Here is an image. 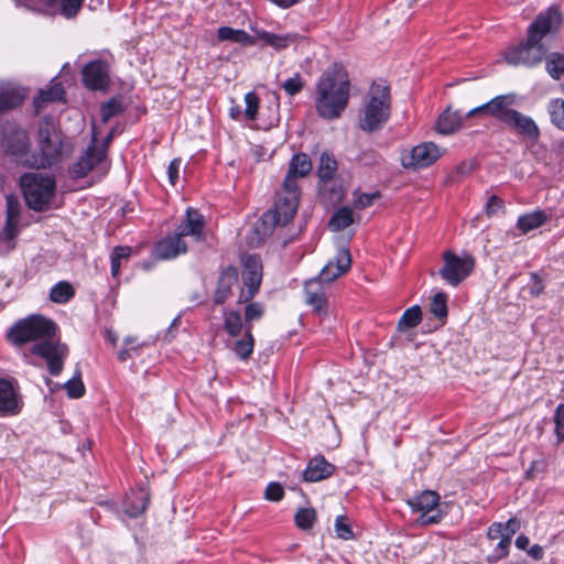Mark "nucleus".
Returning <instances> with one entry per match:
<instances>
[{
	"instance_id": "obj_37",
	"label": "nucleus",
	"mask_w": 564,
	"mask_h": 564,
	"mask_svg": "<svg viewBox=\"0 0 564 564\" xmlns=\"http://www.w3.org/2000/svg\"><path fill=\"white\" fill-rule=\"evenodd\" d=\"M259 37L268 45L282 50L289 46L290 43L294 42L295 35L286 34L280 35L275 33H271L268 31H262L259 33Z\"/></svg>"
},
{
	"instance_id": "obj_52",
	"label": "nucleus",
	"mask_w": 564,
	"mask_h": 564,
	"mask_svg": "<svg viewBox=\"0 0 564 564\" xmlns=\"http://www.w3.org/2000/svg\"><path fill=\"white\" fill-rule=\"evenodd\" d=\"M84 0H61L62 12L66 18H74L82 8Z\"/></svg>"
},
{
	"instance_id": "obj_60",
	"label": "nucleus",
	"mask_w": 564,
	"mask_h": 564,
	"mask_svg": "<svg viewBox=\"0 0 564 564\" xmlns=\"http://www.w3.org/2000/svg\"><path fill=\"white\" fill-rule=\"evenodd\" d=\"M545 459H536L531 463L530 468L525 471V478L531 479L536 473H543L546 468Z\"/></svg>"
},
{
	"instance_id": "obj_48",
	"label": "nucleus",
	"mask_w": 564,
	"mask_h": 564,
	"mask_svg": "<svg viewBox=\"0 0 564 564\" xmlns=\"http://www.w3.org/2000/svg\"><path fill=\"white\" fill-rule=\"evenodd\" d=\"M336 535L343 540H350L354 538V532L346 516H338L335 520Z\"/></svg>"
},
{
	"instance_id": "obj_8",
	"label": "nucleus",
	"mask_w": 564,
	"mask_h": 564,
	"mask_svg": "<svg viewBox=\"0 0 564 564\" xmlns=\"http://www.w3.org/2000/svg\"><path fill=\"white\" fill-rule=\"evenodd\" d=\"M442 258L443 267L438 273L451 286H458L474 271L475 259L468 253L458 257L452 250H446Z\"/></svg>"
},
{
	"instance_id": "obj_41",
	"label": "nucleus",
	"mask_w": 564,
	"mask_h": 564,
	"mask_svg": "<svg viewBox=\"0 0 564 564\" xmlns=\"http://www.w3.org/2000/svg\"><path fill=\"white\" fill-rule=\"evenodd\" d=\"M23 101L22 95L17 90H3L0 93V113L15 109Z\"/></svg>"
},
{
	"instance_id": "obj_62",
	"label": "nucleus",
	"mask_w": 564,
	"mask_h": 564,
	"mask_svg": "<svg viewBox=\"0 0 564 564\" xmlns=\"http://www.w3.org/2000/svg\"><path fill=\"white\" fill-rule=\"evenodd\" d=\"M502 207H503V200L500 197L492 195L489 197V199L486 204V212L488 215H491V214H495L498 209H500Z\"/></svg>"
},
{
	"instance_id": "obj_34",
	"label": "nucleus",
	"mask_w": 564,
	"mask_h": 564,
	"mask_svg": "<svg viewBox=\"0 0 564 564\" xmlns=\"http://www.w3.org/2000/svg\"><path fill=\"white\" fill-rule=\"evenodd\" d=\"M422 322V310L419 305H414L405 310L400 317L397 328L399 332H406L416 327Z\"/></svg>"
},
{
	"instance_id": "obj_26",
	"label": "nucleus",
	"mask_w": 564,
	"mask_h": 564,
	"mask_svg": "<svg viewBox=\"0 0 564 564\" xmlns=\"http://www.w3.org/2000/svg\"><path fill=\"white\" fill-rule=\"evenodd\" d=\"M338 170V163L335 156L329 152H323L319 156V162L317 166V176L319 180V184L326 185L329 181H332Z\"/></svg>"
},
{
	"instance_id": "obj_10",
	"label": "nucleus",
	"mask_w": 564,
	"mask_h": 564,
	"mask_svg": "<svg viewBox=\"0 0 564 564\" xmlns=\"http://www.w3.org/2000/svg\"><path fill=\"white\" fill-rule=\"evenodd\" d=\"M106 160V148L96 147V138H93L91 144L76 163L69 166V174L73 178L85 177L90 171L97 169L101 174L108 170Z\"/></svg>"
},
{
	"instance_id": "obj_3",
	"label": "nucleus",
	"mask_w": 564,
	"mask_h": 564,
	"mask_svg": "<svg viewBox=\"0 0 564 564\" xmlns=\"http://www.w3.org/2000/svg\"><path fill=\"white\" fill-rule=\"evenodd\" d=\"M519 100L520 97L514 93L499 95L469 110L465 117L471 118L477 115L492 117L517 134L535 142L541 135L540 128L531 117L513 108Z\"/></svg>"
},
{
	"instance_id": "obj_56",
	"label": "nucleus",
	"mask_w": 564,
	"mask_h": 564,
	"mask_svg": "<svg viewBox=\"0 0 564 564\" xmlns=\"http://www.w3.org/2000/svg\"><path fill=\"white\" fill-rule=\"evenodd\" d=\"M421 514L417 518L416 522L420 525H429L438 523L442 519V513L436 511L434 514H430L431 511H420Z\"/></svg>"
},
{
	"instance_id": "obj_24",
	"label": "nucleus",
	"mask_w": 564,
	"mask_h": 564,
	"mask_svg": "<svg viewBox=\"0 0 564 564\" xmlns=\"http://www.w3.org/2000/svg\"><path fill=\"white\" fill-rule=\"evenodd\" d=\"M65 96L64 87L55 79L51 80L46 89H41L34 98V108L39 113L46 104L63 100Z\"/></svg>"
},
{
	"instance_id": "obj_27",
	"label": "nucleus",
	"mask_w": 564,
	"mask_h": 564,
	"mask_svg": "<svg viewBox=\"0 0 564 564\" xmlns=\"http://www.w3.org/2000/svg\"><path fill=\"white\" fill-rule=\"evenodd\" d=\"M547 220V214L544 210L539 209L525 215H521L518 218L517 227L522 234H527L543 226Z\"/></svg>"
},
{
	"instance_id": "obj_42",
	"label": "nucleus",
	"mask_w": 564,
	"mask_h": 564,
	"mask_svg": "<svg viewBox=\"0 0 564 564\" xmlns=\"http://www.w3.org/2000/svg\"><path fill=\"white\" fill-rule=\"evenodd\" d=\"M124 111V107L120 98L113 97L100 107V113L102 122L109 121L112 117H116Z\"/></svg>"
},
{
	"instance_id": "obj_2",
	"label": "nucleus",
	"mask_w": 564,
	"mask_h": 564,
	"mask_svg": "<svg viewBox=\"0 0 564 564\" xmlns=\"http://www.w3.org/2000/svg\"><path fill=\"white\" fill-rule=\"evenodd\" d=\"M350 82L348 73L339 64L328 67L316 84L315 108L319 117L334 120L348 105Z\"/></svg>"
},
{
	"instance_id": "obj_14",
	"label": "nucleus",
	"mask_w": 564,
	"mask_h": 564,
	"mask_svg": "<svg viewBox=\"0 0 564 564\" xmlns=\"http://www.w3.org/2000/svg\"><path fill=\"white\" fill-rule=\"evenodd\" d=\"M82 75L84 85L91 90H102L109 85V65L102 59L87 63Z\"/></svg>"
},
{
	"instance_id": "obj_39",
	"label": "nucleus",
	"mask_w": 564,
	"mask_h": 564,
	"mask_svg": "<svg viewBox=\"0 0 564 564\" xmlns=\"http://www.w3.org/2000/svg\"><path fill=\"white\" fill-rule=\"evenodd\" d=\"M132 249L128 246H117L110 254L111 275L117 278L120 273L121 261L128 260L131 256Z\"/></svg>"
},
{
	"instance_id": "obj_20",
	"label": "nucleus",
	"mask_w": 564,
	"mask_h": 564,
	"mask_svg": "<svg viewBox=\"0 0 564 564\" xmlns=\"http://www.w3.org/2000/svg\"><path fill=\"white\" fill-rule=\"evenodd\" d=\"M324 284L325 283L316 278L307 280L304 284L305 302L312 306L313 311L317 314L327 313V297Z\"/></svg>"
},
{
	"instance_id": "obj_47",
	"label": "nucleus",
	"mask_w": 564,
	"mask_h": 564,
	"mask_svg": "<svg viewBox=\"0 0 564 564\" xmlns=\"http://www.w3.org/2000/svg\"><path fill=\"white\" fill-rule=\"evenodd\" d=\"M352 197H354V207L357 208V209H365L369 206H371L376 199H378L380 197V193L379 192H375V193H362L360 192L359 189L355 191L352 193Z\"/></svg>"
},
{
	"instance_id": "obj_64",
	"label": "nucleus",
	"mask_w": 564,
	"mask_h": 564,
	"mask_svg": "<svg viewBox=\"0 0 564 564\" xmlns=\"http://www.w3.org/2000/svg\"><path fill=\"white\" fill-rule=\"evenodd\" d=\"M527 553L529 556H531L532 558H534L536 561L542 560L544 556V550L539 544L532 545L530 549L527 550Z\"/></svg>"
},
{
	"instance_id": "obj_49",
	"label": "nucleus",
	"mask_w": 564,
	"mask_h": 564,
	"mask_svg": "<svg viewBox=\"0 0 564 564\" xmlns=\"http://www.w3.org/2000/svg\"><path fill=\"white\" fill-rule=\"evenodd\" d=\"M293 174L288 173L285 180L283 182V192L281 195L286 196L288 198H294L295 200H300V187L297 185V178Z\"/></svg>"
},
{
	"instance_id": "obj_13",
	"label": "nucleus",
	"mask_w": 564,
	"mask_h": 564,
	"mask_svg": "<svg viewBox=\"0 0 564 564\" xmlns=\"http://www.w3.org/2000/svg\"><path fill=\"white\" fill-rule=\"evenodd\" d=\"M297 207L299 200H295L293 197L288 198L284 195H279L274 208L262 215V225L265 229L288 225L296 214Z\"/></svg>"
},
{
	"instance_id": "obj_31",
	"label": "nucleus",
	"mask_w": 564,
	"mask_h": 564,
	"mask_svg": "<svg viewBox=\"0 0 564 564\" xmlns=\"http://www.w3.org/2000/svg\"><path fill=\"white\" fill-rule=\"evenodd\" d=\"M241 314L238 310L224 311V329L226 333L236 338L245 332Z\"/></svg>"
},
{
	"instance_id": "obj_17",
	"label": "nucleus",
	"mask_w": 564,
	"mask_h": 564,
	"mask_svg": "<svg viewBox=\"0 0 564 564\" xmlns=\"http://www.w3.org/2000/svg\"><path fill=\"white\" fill-rule=\"evenodd\" d=\"M205 219L204 216L192 207H188L185 217L180 225L175 228L174 232L185 240V237H193L196 241L204 238Z\"/></svg>"
},
{
	"instance_id": "obj_29",
	"label": "nucleus",
	"mask_w": 564,
	"mask_h": 564,
	"mask_svg": "<svg viewBox=\"0 0 564 564\" xmlns=\"http://www.w3.org/2000/svg\"><path fill=\"white\" fill-rule=\"evenodd\" d=\"M217 37L219 41H230L239 43L245 46H250L256 43V40L243 30H236L230 26H221L217 30Z\"/></svg>"
},
{
	"instance_id": "obj_11",
	"label": "nucleus",
	"mask_w": 564,
	"mask_h": 564,
	"mask_svg": "<svg viewBox=\"0 0 564 564\" xmlns=\"http://www.w3.org/2000/svg\"><path fill=\"white\" fill-rule=\"evenodd\" d=\"M243 286L239 291L238 304L253 300L262 282V263L259 257L252 254L246 258L242 272Z\"/></svg>"
},
{
	"instance_id": "obj_4",
	"label": "nucleus",
	"mask_w": 564,
	"mask_h": 564,
	"mask_svg": "<svg viewBox=\"0 0 564 564\" xmlns=\"http://www.w3.org/2000/svg\"><path fill=\"white\" fill-rule=\"evenodd\" d=\"M37 147L39 152L25 160L29 166L35 169L51 167L72 152L70 144L48 117H44L40 121Z\"/></svg>"
},
{
	"instance_id": "obj_23",
	"label": "nucleus",
	"mask_w": 564,
	"mask_h": 564,
	"mask_svg": "<svg viewBox=\"0 0 564 564\" xmlns=\"http://www.w3.org/2000/svg\"><path fill=\"white\" fill-rule=\"evenodd\" d=\"M149 502L150 492L140 488L127 496L123 502L124 512L131 518H137L147 510Z\"/></svg>"
},
{
	"instance_id": "obj_18",
	"label": "nucleus",
	"mask_w": 564,
	"mask_h": 564,
	"mask_svg": "<svg viewBox=\"0 0 564 564\" xmlns=\"http://www.w3.org/2000/svg\"><path fill=\"white\" fill-rule=\"evenodd\" d=\"M239 274L234 265L225 268L218 278L213 301L216 305L224 304L234 295V288L238 285Z\"/></svg>"
},
{
	"instance_id": "obj_61",
	"label": "nucleus",
	"mask_w": 564,
	"mask_h": 564,
	"mask_svg": "<svg viewBox=\"0 0 564 564\" xmlns=\"http://www.w3.org/2000/svg\"><path fill=\"white\" fill-rule=\"evenodd\" d=\"M505 535L503 527L501 522H495L492 523L487 531V538L489 540H501Z\"/></svg>"
},
{
	"instance_id": "obj_6",
	"label": "nucleus",
	"mask_w": 564,
	"mask_h": 564,
	"mask_svg": "<svg viewBox=\"0 0 564 564\" xmlns=\"http://www.w3.org/2000/svg\"><path fill=\"white\" fill-rule=\"evenodd\" d=\"M26 205L35 210H46L55 195V180L42 173H26L20 180Z\"/></svg>"
},
{
	"instance_id": "obj_28",
	"label": "nucleus",
	"mask_w": 564,
	"mask_h": 564,
	"mask_svg": "<svg viewBox=\"0 0 564 564\" xmlns=\"http://www.w3.org/2000/svg\"><path fill=\"white\" fill-rule=\"evenodd\" d=\"M408 503L413 511H433L440 503V495L433 490H425Z\"/></svg>"
},
{
	"instance_id": "obj_51",
	"label": "nucleus",
	"mask_w": 564,
	"mask_h": 564,
	"mask_svg": "<svg viewBox=\"0 0 564 564\" xmlns=\"http://www.w3.org/2000/svg\"><path fill=\"white\" fill-rule=\"evenodd\" d=\"M282 88L289 96H295L304 88V82L299 73L294 74L293 77L286 79L282 84Z\"/></svg>"
},
{
	"instance_id": "obj_12",
	"label": "nucleus",
	"mask_w": 564,
	"mask_h": 564,
	"mask_svg": "<svg viewBox=\"0 0 564 564\" xmlns=\"http://www.w3.org/2000/svg\"><path fill=\"white\" fill-rule=\"evenodd\" d=\"M0 143L4 151L15 159L26 155L30 149L28 132L13 121H7L1 126Z\"/></svg>"
},
{
	"instance_id": "obj_54",
	"label": "nucleus",
	"mask_w": 564,
	"mask_h": 564,
	"mask_svg": "<svg viewBox=\"0 0 564 564\" xmlns=\"http://www.w3.org/2000/svg\"><path fill=\"white\" fill-rule=\"evenodd\" d=\"M284 496V489L279 482H270L264 491V497L270 501H280Z\"/></svg>"
},
{
	"instance_id": "obj_1",
	"label": "nucleus",
	"mask_w": 564,
	"mask_h": 564,
	"mask_svg": "<svg viewBox=\"0 0 564 564\" xmlns=\"http://www.w3.org/2000/svg\"><path fill=\"white\" fill-rule=\"evenodd\" d=\"M561 21L562 14L556 8L552 7L541 12L529 25L527 41L507 50L503 55L505 61L512 66L539 64L545 55L542 39L556 30Z\"/></svg>"
},
{
	"instance_id": "obj_55",
	"label": "nucleus",
	"mask_w": 564,
	"mask_h": 564,
	"mask_svg": "<svg viewBox=\"0 0 564 564\" xmlns=\"http://www.w3.org/2000/svg\"><path fill=\"white\" fill-rule=\"evenodd\" d=\"M544 283L539 273L532 272L530 274V290L529 293L533 297L540 296L544 292Z\"/></svg>"
},
{
	"instance_id": "obj_15",
	"label": "nucleus",
	"mask_w": 564,
	"mask_h": 564,
	"mask_svg": "<svg viewBox=\"0 0 564 564\" xmlns=\"http://www.w3.org/2000/svg\"><path fill=\"white\" fill-rule=\"evenodd\" d=\"M351 267V256L347 248H340L335 258L329 260L321 270L319 275L316 276L325 284L334 282L337 278L341 276L349 271Z\"/></svg>"
},
{
	"instance_id": "obj_19",
	"label": "nucleus",
	"mask_w": 564,
	"mask_h": 564,
	"mask_svg": "<svg viewBox=\"0 0 564 564\" xmlns=\"http://www.w3.org/2000/svg\"><path fill=\"white\" fill-rule=\"evenodd\" d=\"M443 155V151L433 142H423L412 148L409 165L427 167Z\"/></svg>"
},
{
	"instance_id": "obj_38",
	"label": "nucleus",
	"mask_w": 564,
	"mask_h": 564,
	"mask_svg": "<svg viewBox=\"0 0 564 564\" xmlns=\"http://www.w3.org/2000/svg\"><path fill=\"white\" fill-rule=\"evenodd\" d=\"M545 69L553 79L564 76V54L551 53L545 61Z\"/></svg>"
},
{
	"instance_id": "obj_58",
	"label": "nucleus",
	"mask_w": 564,
	"mask_h": 564,
	"mask_svg": "<svg viewBox=\"0 0 564 564\" xmlns=\"http://www.w3.org/2000/svg\"><path fill=\"white\" fill-rule=\"evenodd\" d=\"M505 538L512 540V536L520 530L521 524L517 518H510L506 523H502Z\"/></svg>"
},
{
	"instance_id": "obj_21",
	"label": "nucleus",
	"mask_w": 564,
	"mask_h": 564,
	"mask_svg": "<svg viewBox=\"0 0 564 564\" xmlns=\"http://www.w3.org/2000/svg\"><path fill=\"white\" fill-rule=\"evenodd\" d=\"M187 252L185 240L175 232L159 240L154 247L155 257L160 260H169Z\"/></svg>"
},
{
	"instance_id": "obj_22",
	"label": "nucleus",
	"mask_w": 564,
	"mask_h": 564,
	"mask_svg": "<svg viewBox=\"0 0 564 564\" xmlns=\"http://www.w3.org/2000/svg\"><path fill=\"white\" fill-rule=\"evenodd\" d=\"M336 467L328 463L324 456L317 455L311 458L303 471V479L308 482H316L329 478Z\"/></svg>"
},
{
	"instance_id": "obj_7",
	"label": "nucleus",
	"mask_w": 564,
	"mask_h": 564,
	"mask_svg": "<svg viewBox=\"0 0 564 564\" xmlns=\"http://www.w3.org/2000/svg\"><path fill=\"white\" fill-rule=\"evenodd\" d=\"M56 324L41 315H32L13 324L8 332L9 340L21 346L30 341H42L55 337Z\"/></svg>"
},
{
	"instance_id": "obj_33",
	"label": "nucleus",
	"mask_w": 564,
	"mask_h": 564,
	"mask_svg": "<svg viewBox=\"0 0 564 564\" xmlns=\"http://www.w3.org/2000/svg\"><path fill=\"white\" fill-rule=\"evenodd\" d=\"M312 161L306 153H296L292 156L288 173L299 177L306 176L312 171Z\"/></svg>"
},
{
	"instance_id": "obj_57",
	"label": "nucleus",
	"mask_w": 564,
	"mask_h": 564,
	"mask_svg": "<svg viewBox=\"0 0 564 564\" xmlns=\"http://www.w3.org/2000/svg\"><path fill=\"white\" fill-rule=\"evenodd\" d=\"M19 219H10V218H7L6 220V225H4V228H3V238L4 239H13L18 236L19 234Z\"/></svg>"
},
{
	"instance_id": "obj_5",
	"label": "nucleus",
	"mask_w": 564,
	"mask_h": 564,
	"mask_svg": "<svg viewBox=\"0 0 564 564\" xmlns=\"http://www.w3.org/2000/svg\"><path fill=\"white\" fill-rule=\"evenodd\" d=\"M391 112L390 86L383 82H373L368 91V100L359 127L364 131L380 130L389 120Z\"/></svg>"
},
{
	"instance_id": "obj_45",
	"label": "nucleus",
	"mask_w": 564,
	"mask_h": 564,
	"mask_svg": "<svg viewBox=\"0 0 564 564\" xmlns=\"http://www.w3.org/2000/svg\"><path fill=\"white\" fill-rule=\"evenodd\" d=\"M245 307L246 327L252 326V322L259 321L264 314V305L260 302H247Z\"/></svg>"
},
{
	"instance_id": "obj_44",
	"label": "nucleus",
	"mask_w": 564,
	"mask_h": 564,
	"mask_svg": "<svg viewBox=\"0 0 564 564\" xmlns=\"http://www.w3.org/2000/svg\"><path fill=\"white\" fill-rule=\"evenodd\" d=\"M431 313L440 318L444 319L447 317V295L443 292L436 293L430 304Z\"/></svg>"
},
{
	"instance_id": "obj_25",
	"label": "nucleus",
	"mask_w": 564,
	"mask_h": 564,
	"mask_svg": "<svg viewBox=\"0 0 564 564\" xmlns=\"http://www.w3.org/2000/svg\"><path fill=\"white\" fill-rule=\"evenodd\" d=\"M462 122V115H459L457 111L446 109L438 116L435 122V129L442 134H451L459 129Z\"/></svg>"
},
{
	"instance_id": "obj_35",
	"label": "nucleus",
	"mask_w": 564,
	"mask_h": 564,
	"mask_svg": "<svg viewBox=\"0 0 564 564\" xmlns=\"http://www.w3.org/2000/svg\"><path fill=\"white\" fill-rule=\"evenodd\" d=\"M75 296L73 285L67 281L56 283L50 291V300L54 303L64 304Z\"/></svg>"
},
{
	"instance_id": "obj_16",
	"label": "nucleus",
	"mask_w": 564,
	"mask_h": 564,
	"mask_svg": "<svg viewBox=\"0 0 564 564\" xmlns=\"http://www.w3.org/2000/svg\"><path fill=\"white\" fill-rule=\"evenodd\" d=\"M17 381L0 378V414L15 415L22 409Z\"/></svg>"
},
{
	"instance_id": "obj_50",
	"label": "nucleus",
	"mask_w": 564,
	"mask_h": 564,
	"mask_svg": "<svg viewBox=\"0 0 564 564\" xmlns=\"http://www.w3.org/2000/svg\"><path fill=\"white\" fill-rule=\"evenodd\" d=\"M246 109L245 116L248 120H254L257 118L259 109V97L256 93L249 91L245 96Z\"/></svg>"
},
{
	"instance_id": "obj_43",
	"label": "nucleus",
	"mask_w": 564,
	"mask_h": 564,
	"mask_svg": "<svg viewBox=\"0 0 564 564\" xmlns=\"http://www.w3.org/2000/svg\"><path fill=\"white\" fill-rule=\"evenodd\" d=\"M67 395L72 399L82 398L85 394V386L82 380V372L77 370L72 379L63 384Z\"/></svg>"
},
{
	"instance_id": "obj_59",
	"label": "nucleus",
	"mask_w": 564,
	"mask_h": 564,
	"mask_svg": "<svg viewBox=\"0 0 564 564\" xmlns=\"http://www.w3.org/2000/svg\"><path fill=\"white\" fill-rule=\"evenodd\" d=\"M181 163V159L176 158L172 160L167 166V176L172 185H175L178 180V171Z\"/></svg>"
},
{
	"instance_id": "obj_36",
	"label": "nucleus",
	"mask_w": 564,
	"mask_h": 564,
	"mask_svg": "<svg viewBox=\"0 0 564 564\" xmlns=\"http://www.w3.org/2000/svg\"><path fill=\"white\" fill-rule=\"evenodd\" d=\"M547 112L552 124L564 131V99L555 98L550 100Z\"/></svg>"
},
{
	"instance_id": "obj_30",
	"label": "nucleus",
	"mask_w": 564,
	"mask_h": 564,
	"mask_svg": "<svg viewBox=\"0 0 564 564\" xmlns=\"http://www.w3.org/2000/svg\"><path fill=\"white\" fill-rule=\"evenodd\" d=\"M254 348V338L252 335V326L246 327L243 335L232 344V350L242 360H247Z\"/></svg>"
},
{
	"instance_id": "obj_46",
	"label": "nucleus",
	"mask_w": 564,
	"mask_h": 564,
	"mask_svg": "<svg viewBox=\"0 0 564 564\" xmlns=\"http://www.w3.org/2000/svg\"><path fill=\"white\" fill-rule=\"evenodd\" d=\"M511 541L508 538H502L497 545L495 546L491 554L487 555L486 561L489 564L497 563L498 561L505 558L509 554V547H510Z\"/></svg>"
},
{
	"instance_id": "obj_9",
	"label": "nucleus",
	"mask_w": 564,
	"mask_h": 564,
	"mask_svg": "<svg viewBox=\"0 0 564 564\" xmlns=\"http://www.w3.org/2000/svg\"><path fill=\"white\" fill-rule=\"evenodd\" d=\"M30 352L46 361L47 370L52 376H58L63 371L64 361L69 354L68 346L54 337L34 344Z\"/></svg>"
},
{
	"instance_id": "obj_63",
	"label": "nucleus",
	"mask_w": 564,
	"mask_h": 564,
	"mask_svg": "<svg viewBox=\"0 0 564 564\" xmlns=\"http://www.w3.org/2000/svg\"><path fill=\"white\" fill-rule=\"evenodd\" d=\"M554 423L558 429H564V403H560L555 410Z\"/></svg>"
},
{
	"instance_id": "obj_32",
	"label": "nucleus",
	"mask_w": 564,
	"mask_h": 564,
	"mask_svg": "<svg viewBox=\"0 0 564 564\" xmlns=\"http://www.w3.org/2000/svg\"><path fill=\"white\" fill-rule=\"evenodd\" d=\"M355 223L354 212L350 207L344 206L338 208L329 220V228L333 231H341L348 228L350 225Z\"/></svg>"
},
{
	"instance_id": "obj_53",
	"label": "nucleus",
	"mask_w": 564,
	"mask_h": 564,
	"mask_svg": "<svg viewBox=\"0 0 564 564\" xmlns=\"http://www.w3.org/2000/svg\"><path fill=\"white\" fill-rule=\"evenodd\" d=\"M7 203V218L10 219H19L20 217V202L17 196L14 195H8L6 197Z\"/></svg>"
},
{
	"instance_id": "obj_40",
	"label": "nucleus",
	"mask_w": 564,
	"mask_h": 564,
	"mask_svg": "<svg viewBox=\"0 0 564 564\" xmlns=\"http://www.w3.org/2000/svg\"><path fill=\"white\" fill-rule=\"evenodd\" d=\"M317 514L314 508H301L294 516V521L300 530H311L316 522Z\"/></svg>"
}]
</instances>
